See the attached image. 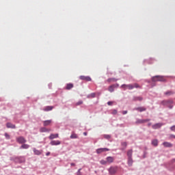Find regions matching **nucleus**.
<instances>
[{
	"mask_svg": "<svg viewBox=\"0 0 175 175\" xmlns=\"http://www.w3.org/2000/svg\"><path fill=\"white\" fill-rule=\"evenodd\" d=\"M10 161H12L14 163H24L26 161L25 156H13L10 158Z\"/></svg>",
	"mask_w": 175,
	"mask_h": 175,
	"instance_id": "1",
	"label": "nucleus"
},
{
	"mask_svg": "<svg viewBox=\"0 0 175 175\" xmlns=\"http://www.w3.org/2000/svg\"><path fill=\"white\" fill-rule=\"evenodd\" d=\"M173 103H174V101L172 98L163 100L161 102V105L165 106V107H169L171 109H173Z\"/></svg>",
	"mask_w": 175,
	"mask_h": 175,
	"instance_id": "2",
	"label": "nucleus"
},
{
	"mask_svg": "<svg viewBox=\"0 0 175 175\" xmlns=\"http://www.w3.org/2000/svg\"><path fill=\"white\" fill-rule=\"evenodd\" d=\"M151 80L153 83H157V81H166V78L163 76L156 75L152 77Z\"/></svg>",
	"mask_w": 175,
	"mask_h": 175,
	"instance_id": "3",
	"label": "nucleus"
},
{
	"mask_svg": "<svg viewBox=\"0 0 175 175\" xmlns=\"http://www.w3.org/2000/svg\"><path fill=\"white\" fill-rule=\"evenodd\" d=\"M137 120L135 121L136 125H140V124H146V122H148L151 121V119H139L137 118Z\"/></svg>",
	"mask_w": 175,
	"mask_h": 175,
	"instance_id": "4",
	"label": "nucleus"
},
{
	"mask_svg": "<svg viewBox=\"0 0 175 175\" xmlns=\"http://www.w3.org/2000/svg\"><path fill=\"white\" fill-rule=\"evenodd\" d=\"M16 142L18 143L19 144H24L27 143V139L23 136H20L16 138Z\"/></svg>",
	"mask_w": 175,
	"mask_h": 175,
	"instance_id": "5",
	"label": "nucleus"
},
{
	"mask_svg": "<svg viewBox=\"0 0 175 175\" xmlns=\"http://www.w3.org/2000/svg\"><path fill=\"white\" fill-rule=\"evenodd\" d=\"M122 87L124 88H139L140 85L137 83H134L133 85H122Z\"/></svg>",
	"mask_w": 175,
	"mask_h": 175,
	"instance_id": "6",
	"label": "nucleus"
},
{
	"mask_svg": "<svg viewBox=\"0 0 175 175\" xmlns=\"http://www.w3.org/2000/svg\"><path fill=\"white\" fill-rule=\"evenodd\" d=\"M106 151H110V149L107 148H100L96 150V154H102V152H106Z\"/></svg>",
	"mask_w": 175,
	"mask_h": 175,
	"instance_id": "7",
	"label": "nucleus"
},
{
	"mask_svg": "<svg viewBox=\"0 0 175 175\" xmlns=\"http://www.w3.org/2000/svg\"><path fill=\"white\" fill-rule=\"evenodd\" d=\"M79 79L83 81H92V79H91L90 76L81 75L79 77Z\"/></svg>",
	"mask_w": 175,
	"mask_h": 175,
	"instance_id": "8",
	"label": "nucleus"
},
{
	"mask_svg": "<svg viewBox=\"0 0 175 175\" xmlns=\"http://www.w3.org/2000/svg\"><path fill=\"white\" fill-rule=\"evenodd\" d=\"M163 125V123H156L152 126V129H159Z\"/></svg>",
	"mask_w": 175,
	"mask_h": 175,
	"instance_id": "9",
	"label": "nucleus"
},
{
	"mask_svg": "<svg viewBox=\"0 0 175 175\" xmlns=\"http://www.w3.org/2000/svg\"><path fill=\"white\" fill-rule=\"evenodd\" d=\"M133 110H136L137 111H139L140 113H142L143 111H146V110H147V108L144 107H139L134 108Z\"/></svg>",
	"mask_w": 175,
	"mask_h": 175,
	"instance_id": "10",
	"label": "nucleus"
},
{
	"mask_svg": "<svg viewBox=\"0 0 175 175\" xmlns=\"http://www.w3.org/2000/svg\"><path fill=\"white\" fill-rule=\"evenodd\" d=\"M6 127L10 129H16V124H14L12 122H7Z\"/></svg>",
	"mask_w": 175,
	"mask_h": 175,
	"instance_id": "11",
	"label": "nucleus"
},
{
	"mask_svg": "<svg viewBox=\"0 0 175 175\" xmlns=\"http://www.w3.org/2000/svg\"><path fill=\"white\" fill-rule=\"evenodd\" d=\"M163 146L165 147L166 148H172L173 147V144L170 142H164L163 143Z\"/></svg>",
	"mask_w": 175,
	"mask_h": 175,
	"instance_id": "12",
	"label": "nucleus"
},
{
	"mask_svg": "<svg viewBox=\"0 0 175 175\" xmlns=\"http://www.w3.org/2000/svg\"><path fill=\"white\" fill-rule=\"evenodd\" d=\"M109 172L110 174H116L117 173V167H111L109 169Z\"/></svg>",
	"mask_w": 175,
	"mask_h": 175,
	"instance_id": "13",
	"label": "nucleus"
},
{
	"mask_svg": "<svg viewBox=\"0 0 175 175\" xmlns=\"http://www.w3.org/2000/svg\"><path fill=\"white\" fill-rule=\"evenodd\" d=\"M49 144H50L51 146H59V144H61V141H59V140H57V141H55V140H52V141L49 143Z\"/></svg>",
	"mask_w": 175,
	"mask_h": 175,
	"instance_id": "14",
	"label": "nucleus"
},
{
	"mask_svg": "<svg viewBox=\"0 0 175 175\" xmlns=\"http://www.w3.org/2000/svg\"><path fill=\"white\" fill-rule=\"evenodd\" d=\"M127 165L129 167H132L133 166V159L131 158H127Z\"/></svg>",
	"mask_w": 175,
	"mask_h": 175,
	"instance_id": "15",
	"label": "nucleus"
},
{
	"mask_svg": "<svg viewBox=\"0 0 175 175\" xmlns=\"http://www.w3.org/2000/svg\"><path fill=\"white\" fill-rule=\"evenodd\" d=\"M122 148H120V151H125L126 150V147L128 146V144L126 142H121Z\"/></svg>",
	"mask_w": 175,
	"mask_h": 175,
	"instance_id": "16",
	"label": "nucleus"
},
{
	"mask_svg": "<svg viewBox=\"0 0 175 175\" xmlns=\"http://www.w3.org/2000/svg\"><path fill=\"white\" fill-rule=\"evenodd\" d=\"M133 100L134 102H142V100H143V97H142V96H134L133 98Z\"/></svg>",
	"mask_w": 175,
	"mask_h": 175,
	"instance_id": "17",
	"label": "nucleus"
},
{
	"mask_svg": "<svg viewBox=\"0 0 175 175\" xmlns=\"http://www.w3.org/2000/svg\"><path fill=\"white\" fill-rule=\"evenodd\" d=\"M29 148V145L27 144H22V145L20 146V150H28Z\"/></svg>",
	"mask_w": 175,
	"mask_h": 175,
	"instance_id": "18",
	"label": "nucleus"
},
{
	"mask_svg": "<svg viewBox=\"0 0 175 175\" xmlns=\"http://www.w3.org/2000/svg\"><path fill=\"white\" fill-rule=\"evenodd\" d=\"M59 137L58 133L56 134H51L49 137V140H53V139H57Z\"/></svg>",
	"mask_w": 175,
	"mask_h": 175,
	"instance_id": "19",
	"label": "nucleus"
},
{
	"mask_svg": "<svg viewBox=\"0 0 175 175\" xmlns=\"http://www.w3.org/2000/svg\"><path fill=\"white\" fill-rule=\"evenodd\" d=\"M106 159L108 163H113L114 162V157H107Z\"/></svg>",
	"mask_w": 175,
	"mask_h": 175,
	"instance_id": "20",
	"label": "nucleus"
},
{
	"mask_svg": "<svg viewBox=\"0 0 175 175\" xmlns=\"http://www.w3.org/2000/svg\"><path fill=\"white\" fill-rule=\"evenodd\" d=\"M33 153L35 155H41L42 154V151L39 150L35 148L33 149Z\"/></svg>",
	"mask_w": 175,
	"mask_h": 175,
	"instance_id": "21",
	"label": "nucleus"
},
{
	"mask_svg": "<svg viewBox=\"0 0 175 175\" xmlns=\"http://www.w3.org/2000/svg\"><path fill=\"white\" fill-rule=\"evenodd\" d=\"M127 158H132V155H133V150L130 149L127 151Z\"/></svg>",
	"mask_w": 175,
	"mask_h": 175,
	"instance_id": "22",
	"label": "nucleus"
},
{
	"mask_svg": "<svg viewBox=\"0 0 175 175\" xmlns=\"http://www.w3.org/2000/svg\"><path fill=\"white\" fill-rule=\"evenodd\" d=\"M53 106H46L44 107L43 110L44 111H51V110H53Z\"/></svg>",
	"mask_w": 175,
	"mask_h": 175,
	"instance_id": "23",
	"label": "nucleus"
},
{
	"mask_svg": "<svg viewBox=\"0 0 175 175\" xmlns=\"http://www.w3.org/2000/svg\"><path fill=\"white\" fill-rule=\"evenodd\" d=\"M151 144L152 146H154V147H158V139H152L151 142Z\"/></svg>",
	"mask_w": 175,
	"mask_h": 175,
	"instance_id": "24",
	"label": "nucleus"
},
{
	"mask_svg": "<svg viewBox=\"0 0 175 175\" xmlns=\"http://www.w3.org/2000/svg\"><path fill=\"white\" fill-rule=\"evenodd\" d=\"M96 96V93H91L87 96L88 99H92V98H95Z\"/></svg>",
	"mask_w": 175,
	"mask_h": 175,
	"instance_id": "25",
	"label": "nucleus"
},
{
	"mask_svg": "<svg viewBox=\"0 0 175 175\" xmlns=\"http://www.w3.org/2000/svg\"><path fill=\"white\" fill-rule=\"evenodd\" d=\"M40 132H41L42 133H44V132H50V130L48 129L46 127H41L40 129Z\"/></svg>",
	"mask_w": 175,
	"mask_h": 175,
	"instance_id": "26",
	"label": "nucleus"
},
{
	"mask_svg": "<svg viewBox=\"0 0 175 175\" xmlns=\"http://www.w3.org/2000/svg\"><path fill=\"white\" fill-rule=\"evenodd\" d=\"M174 94V92L173 91H167L164 93V95H166L167 96H170V95H173Z\"/></svg>",
	"mask_w": 175,
	"mask_h": 175,
	"instance_id": "27",
	"label": "nucleus"
},
{
	"mask_svg": "<svg viewBox=\"0 0 175 175\" xmlns=\"http://www.w3.org/2000/svg\"><path fill=\"white\" fill-rule=\"evenodd\" d=\"M51 124V120L44 121V126H49Z\"/></svg>",
	"mask_w": 175,
	"mask_h": 175,
	"instance_id": "28",
	"label": "nucleus"
},
{
	"mask_svg": "<svg viewBox=\"0 0 175 175\" xmlns=\"http://www.w3.org/2000/svg\"><path fill=\"white\" fill-rule=\"evenodd\" d=\"M108 83H114L117 81V79L116 78H109L107 79Z\"/></svg>",
	"mask_w": 175,
	"mask_h": 175,
	"instance_id": "29",
	"label": "nucleus"
},
{
	"mask_svg": "<svg viewBox=\"0 0 175 175\" xmlns=\"http://www.w3.org/2000/svg\"><path fill=\"white\" fill-rule=\"evenodd\" d=\"M104 139H106L107 140H110L111 139V135L105 134L103 135Z\"/></svg>",
	"mask_w": 175,
	"mask_h": 175,
	"instance_id": "30",
	"label": "nucleus"
},
{
	"mask_svg": "<svg viewBox=\"0 0 175 175\" xmlns=\"http://www.w3.org/2000/svg\"><path fill=\"white\" fill-rule=\"evenodd\" d=\"M100 165H107V160H103L102 159L101 161H100Z\"/></svg>",
	"mask_w": 175,
	"mask_h": 175,
	"instance_id": "31",
	"label": "nucleus"
},
{
	"mask_svg": "<svg viewBox=\"0 0 175 175\" xmlns=\"http://www.w3.org/2000/svg\"><path fill=\"white\" fill-rule=\"evenodd\" d=\"M70 139H77V134L73 133L70 135Z\"/></svg>",
	"mask_w": 175,
	"mask_h": 175,
	"instance_id": "32",
	"label": "nucleus"
},
{
	"mask_svg": "<svg viewBox=\"0 0 175 175\" xmlns=\"http://www.w3.org/2000/svg\"><path fill=\"white\" fill-rule=\"evenodd\" d=\"M118 87H120V85H118V83L112 85L110 86V88H118Z\"/></svg>",
	"mask_w": 175,
	"mask_h": 175,
	"instance_id": "33",
	"label": "nucleus"
},
{
	"mask_svg": "<svg viewBox=\"0 0 175 175\" xmlns=\"http://www.w3.org/2000/svg\"><path fill=\"white\" fill-rule=\"evenodd\" d=\"M4 136H5V139H7V140L10 139V135H8V133H5L4 134Z\"/></svg>",
	"mask_w": 175,
	"mask_h": 175,
	"instance_id": "34",
	"label": "nucleus"
},
{
	"mask_svg": "<svg viewBox=\"0 0 175 175\" xmlns=\"http://www.w3.org/2000/svg\"><path fill=\"white\" fill-rule=\"evenodd\" d=\"M73 83H68L66 88H73Z\"/></svg>",
	"mask_w": 175,
	"mask_h": 175,
	"instance_id": "35",
	"label": "nucleus"
},
{
	"mask_svg": "<svg viewBox=\"0 0 175 175\" xmlns=\"http://www.w3.org/2000/svg\"><path fill=\"white\" fill-rule=\"evenodd\" d=\"M80 105H83V100H79L76 103V106H80Z\"/></svg>",
	"mask_w": 175,
	"mask_h": 175,
	"instance_id": "36",
	"label": "nucleus"
},
{
	"mask_svg": "<svg viewBox=\"0 0 175 175\" xmlns=\"http://www.w3.org/2000/svg\"><path fill=\"white\" fill-rule=\"evenodd\" d=\"M117 113H118L117 109H113L111 114H113V116H116V114H117Z\"/></svg>",
	"mask_w": 175,
	"mask_h": 175,
	"instance_id": "37",
	"label": "nucleus"
},
{
	"mask_svg": "<svg viewBox=\"0 0 175 175\" xmlns=\"http://www.w3.org/2000/svg\"><path fill=\"white\" fill-rule=\"evenodd\" d=\"M113 103H114V101H108L107 102L108 106H113Z\"/></svg>",
	"mask_w": 175,
	"mask_h": 175,
	"instance_id": "38",
	"label": "nucleus"
},
{
	"mask_svg": "<svg viewBox=\"0 0 175 175\" xmlns=\"http://www.w3.org/2000/svg\"><path fill=\"white\" fill-rule=\"evenodd\" d=\"M170 131H172V132H175V125L174 126H172L170 128Z\"/></svg>",
	"mask_w": 175,
	"mask_h": 175,
	"instance_id": "39",
	"label": "nucleus"
},
{
	"mask_svg": "<svg viewBox=\"0 0 175 175\" xmlns=\"http://www.w3.org/2000/svg\"><path fill=\"white\" fill-rule=\"evenodd\" d=\"M107 90L109 92H114V88H108Z\"/></svg>",
	"mask_w": 175,
	"mask_h": 175,
	"instance_id": "40",
	"label": "nucleus"
},
{
	"mask_svg": "<svg viewBox=\"0 0 175 175\" xmlns=\"http://www.w3.org/2000/svg\"><path fill=\"white\" fill-rule=\"evenodd\" d=\"M81 168H79V169L78 170L77 172V174H81Z\"/></svg>",
	"mask_w": 175,
	"mask_h": 175,
	"instance_id": "41",
	"label": "nucleus"
},
{
	"mask_svg": "<svg viewBox=\"0 0 175 175\" xmlns=\"http://www.w3.org/2000/svg\"><path fill=\"white\" fill-rule=\"evenodd\" d=\"M170 137H171L172 139H175V135H173V134H171V135H170Z\"/></svg>",
	"mask_w": 175,
	"mask_h": 175,
	"instance_id": "42",
	"label": "nucleus"
},
{
	"mask_svg": "<svg viewBox=\"0 0 175 175\" xmlns=\"http://www.w3.org/2000/svg\"><path fill=\"white\" fill-rule=\"evenodd\" d=\"M127 113H128V111H122V114H123L124 116H125V114H127Z\"/></svg>",
	"mask_w": 175,
	"mask_h": 175,
	"instance_id": "43",
	"label": "nucleus"
},
{
	"mask_svg": "<svg viewBox=\"0 0 175 175\" xmlns=\"http://www.w3.org/2000/svg\"><path fill=\"white\" fill-rule=\"evenodd\" d=\"M171 163H175V158H174V159H172L171 160Z\"/></svg>",
	"mask_w": 175,
	"mask_h": 175,
	"instance_id": "44",
	"label": "nucleus"
},
{
	"mask_svg": "<svg viewBox=\"0 0 175 175\" xmlns=\"http://www.w3.org/2000/svg\"><path fill=\"white\" fill-rule=\"evenodd\" d=\"M70 166H76V163H70Z\"/></svg>",
	"mask_w": 175,
	"mask_h": 175,
	"instance_id": "45",
	"label": "nucleus"
},
{
	"mask_svg": "<svg viewBox=\"0 0 175 175\" xmlns=\"http://www.w3.org/2000/svg\"><path fill=\"white\" fill-rule=\"evenodd\" d=\"M146 154H147V152H146V151H144V158H146Z\"/></svg>",
	"mask_w": 175,
	"mask_h": 175,
	"instance_id": "46",
	"label": "nucleus"
},
{
	"mask_svg": "<svg viewBox=\"0 0 175 175\" xmlns=\"http://www.w3.org/2000/svg\"><path fill=\"white\" fill-rule=\"evenodd\" d=\"M50 154H51L50 152H46V157H49V155H50Z\"/></svg>",
	"mask_w": 175,
	"mask_h": 175,
	"instance_id": "47",
	"label": "nucleus"
},
{
	"mask_svg": "<svg viewBox=\"0 0 175 175\" xmlns=\"http://www.w3.org/2000/svg\"><path fill=\"white\" fill-rule=\"evenodd\" d=\"M83 135H84V136H87V135H88V133L84 132V133H83Z\"/></svg>",
	"mask_w": 175,
	"mask_h": 175,
	"instance_id": "48",
	"label": "nucleus"
},
{
	"mask_svg": "<svg viewBox=\"0 0 175 175\" xmlns=\"http://www.w3.org/2000/svg\"><path fill=\"white\" fill-rule=\"evenodd\" d=\"M150 125H152L151 122L148 123V126H150Z\"/></svg>",
	"mask_w": 175,
	"mask_h": 175,
	"instance_id": "49",
	"label": "nucleus"
},
{
	"mask_svg": "<svg viewBox=\"0 0 175 175\" xmlns=\"http://www.w3.org/2000/svg\"><path fill=\"white\" fill-rule=\"evenodd\" d=\"M77 175H83V174H77Z\"/></svg>",
	"mask_w": 175,
	"mask_h": 175,
	"instance_id": "50",
	"label": "nucleus"
},
{
	"mask_svg": "<svg viewBox=\"0 0 175 175\" xmlns=\"http://www.w3.org/2000/svg\"><path fill=\"white\" fill-rule=\"evenodd\" d=\"M67 90H70V88H67Z\"/></svg>",
	"mask_w": 175,
	"mask_h": 175,
	"instance_id": "51",
	"label": "nucleus"
}]
</instances>
